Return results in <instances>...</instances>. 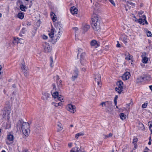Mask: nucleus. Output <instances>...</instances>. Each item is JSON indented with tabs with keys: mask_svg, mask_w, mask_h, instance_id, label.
<instances>
[{
	"mask_svg": "<svg viewBox=\"0 0 152 152\" xmlns=\"http://www.w3.org/2000/svg\"><path fill=\"white\" fill-rule=\"evenodd\" d=\"M17 17L19 19L22 20L24 17V13L21 12H19L17 15Z\"/></svg>",
	"mask_w": 152,
	"mask_h": 152,
	"instance_id": "412c9836",
	"label": "nucleus"
},
{
	"mask_svg": "<svg viewBox=\"0 0 152 152\" xmlns=\"http://www.w3.org/2000/svg\"><path fill=\"white\" fill-rule=\"evenodd\" d=\"M138 126L140 129L142 130H144L145 128L143 124L141 122H139L138 123Z\"/></svg>",
	"mask_w": 152,
	"mask_h": 152,
	"instance_id": "c85d7f7f",
	"label": "nucleus"
},
{
	"mask_svg": "<svg viewBox=\"0 0 152 152\" xmlns=\"http://www.w3.org/2000/svg\"><path fill=\"white\" fill-rule=\"evenodd\" d=\"M68 145L69 147L71 148L72 146V143H69L68 144Z\"/></svg>",
	"mask_w": 152,
	"mask_h": 152,
	"instance_id": "8fccbe9b",
	"label": "nucleus"
},
{
	"mask_svg": "<svg viewBox=\"0 0 152 152\" xmlns=\"http://www.w3.org/2000/svg\"><path fill=\"white\" fill-rule=\"evenodd\" d=\"M117 86L115 88V91L118 94H120L123 90V83L121 80L118 81L117 83Z\"/></svg>",
	"mask_w": 152,
	"mask_h": 152,
	"instance_id": "0eeeda50",
	"label": "nucleus"
},
{
	"mask_svg": "<svg viewBox=\"0 0 152 152\" xmlns=\"http://www.w3.org/2000/svg\"><path fill=\"white\" fill-rule=\"evenodd\" d=\"M70 126L71 127H73V125H70Z\"/></svg>",
	"mask_w": 152,
	"mask_h": 152,
	"instance_id": "e2e57ef3",
	"label": "nucleus"
},
{
	"mask_svg": "<svg viewBox=\"0 0 152 152\" xmlns=\"http://www.w3.org/2000/svg\"><path fill=\"white\" fill-rule=\"evenodd\" d=\"M146 16L145 15H143L142 16L141 18H140L138 20H137L138 21V22L140 24L143 25L145 24H147L148 22L146 21Z\"/></svg>",
	"mask_w": 152,
	"mask_h": 152,
	"instance_id": "9b49d317",
	"label": "nucleus"
},
{
	"mask_svg": "<svg viewBox=\"0 0 152 152\" xmlns=\"http://www.w3.org/2000/svg\"><path fill=\"white\" fill-rule=\"evenodd\" d=\"M102 107L105 108L106 112L110 113L112 110V102H102L101 104Z\"/></svg>",
	"mask_w": 152,
	"mask_h": 152,
	"instance_id": "39448f33",
	"label": "nucleus"
},
{
	"mask_svg": "<svg viewBox=\"0 0 152 152\" xmlns=\"http://www.w3.org/2000/svg\"><path fill=\"white\" fill-rule=\"evenodd\" d=\"M151 132H152V129H151Z\"/></svg>",
	"mask_w": 152,
	"mask_h": 152,
	"instance_id": "338daca9",
	"label": "nucleus"
},
{
	"mask_svg": "<svg viewBox=\"0 0 152 152\" xmlns=\"http://www.w3.org/2000/svg\"><path fill=\"white\" fill-rule=\"evenodd\" d=\"M20 10L23 11H25L27 9V7L23 4L20 5Z\"/></svg>",
	"mask_w": 152,
	"mask_h": 152,
	"instance_id": "2f4dec72",
	"label": "nucleus"
},
{
	"mask_svg": "<svg viewBox=\"0 0 152 152\" xmlns=\"http://www.w3.org/2000/svg\"><path fill=\"white\" fill-rule=\"evenodd\" d=\"M142 62L143 63L145 64H146L147 63V62L148 60V58L144 56H142Z\"/></svg>",
	"mask_w": 152,
	"mask_h": 152,
	"instance_id": "bb28decb",
	"label": "nucleus"
},
{
	"mask_svg": "<svg viewBox=\"0 0 152 152\" xmlns=\"http://www.w3.org/2000/svg\"><path fill=\"white\" fill-rule=\"evenodd\" d=\"M27 150L26 149H25L24 151H23V152H26L27 151Z\"/></svg>",
	"mask_w": 152,
	"mask_h": 152,
	"instance_id": "052dcab7",
	"label": "nucleus"
},
{
	"mask_svg": "<svg viewBox=\"0 0 152 152\" xmlns=\"http://www.w3.org/2000/svg\"><path fill=\"white\" fill-rule=\"evenodd\" d=\"M58 103H56L55 102H52V104L55 107H58V104H57Z\"/></svg>",
	"mask_w": 152,
	"mask_h": 152,
	"instance_id": "de8ad7c7",
	"label": "nucleus"
},
{
	"mask_svg": "<svg viewBox=\"0 0 152 152\" xmlns=\"http://www.w3.org/2000/svg\"><path fill=\"white\" fill-rule=\"evenodd\" d=\"M116 46L117 47H120V45L119 44L118 42V43L116 45Z\"/></svg>",
	"mask_w": 152,
	"mask_h": 152,
	"instance_id": "3c124183",
	"label": "nucleus"
},
{
	"mask_svg": "<svg viewBox=\"0 0 152 152\" xmlns=\"http://www.w3.org/2000/svg\"><path fill=\"white\" fill-rule=\"evenodd\" d=\"M50 16L53 22H54L55 27H52L48 34L51 39L52 42L54 43L60 38L62 34L63 29L60 25L55 23L57 20V17L53 12L50 13Z\"/></svg>",
	"mask_w": 152,
	"mask_h": 152,
	"instance_id": "f257e3e1",
	"label": "nucleus"
},
{
	"mask_svg": "<svg viewBox=\"0 0 152 152\" xmlns=\"http://www.w3.org/2000/svg\"><path fill=\"white\" fill-rule=\"evenodd\" d=\"M57 98L59 101L61 102H62L63 100V96H58Z\"/></svg>",
	"mask_w": 152,
	"mask_h": 152,
	"instance_id": "e433bc0d",
	"label": "nucleus"
},
{
	"mask_svg": "<svg viewBox=\"0 0 152 152\" xmlns=\"http://www.w3.org/2000/svg\"><path fill=\"white\" fill-rule=\"evenodd\" d=\"M125 59L128 60H131L132 58L131 56L128 53H126L125 54Z\"/></svg>",
	"mask_w": 152,
	"mask_h": 152,
	"instance_id": "c756f323",
	"label": "nucleus"
},
{
	"mask_svg": "<svg viewBox=\"0 0 152 152\" xmlns=\"http://www.w3.org/2000/svg\"><path fill=\"white\" fill-rule=\"evenodd\" d=\"M143 11H140L138 13V15L140 18H141L142 16V15L143 13Z\"/></svg>",
	"mask_w": 152,
	"mask_h": 152,
	"instance_id": "79ce46f5",
	"label": "nucleus"
},
{
	"mask_svg": "<svg viewBox=\"0 0 152 152\" xmlns=\"http://www.w3.org/2000/svg\"><path fill=\"white\" fill-rule=\"evenodd\" d=\"M2 16V14L1 13H0V18H1Z\"/></svg>",
	"mask_w": 152,
	"mask_h": 152,
	"instance_id": "680f3d73",
	"label": "nucleus"
},
{
	"mask_svg": "<svg viewBox=\"0 0 152 152\" xmlns=\"http://www.w3.org/2000/svg\"><path fill=\"white\" fill-rule=\"evenodd\" d=\"M44 51L46 53H48L51 51V48L49 44L46 42H44L43 44Z\"/></svg>",
	"mask_w": 152,
	"mask_h": 152,
	"instance_id": "9d476101",
	"label": "nucleus"
},
{
	"mask_svg": "<svg viewBox=\"0 0 152 152\" xmlns=\"http://www.w3.org/2000/svg\"><path fill=\"white\" fill-rule=\"evenodd\" d=\"M149 88L152 91V85L149 86Z\"/></svg>",
	"mask_w": 152,
	"mask_h": 152,
	"instance_id": "bf43d9fd",
	"label": "nucleus"
},
{
	"mask_svg": "<svg viewBox=\"0 0 152 152\" xmlns=\"http://www.w3.org/2000/svg\"><path fill=\"white\" fill-rule=\"evenodd\" d=\"M116 108H118V107L117 106H116Z\"/></svg>",
	"mask_w": 152,
	"mask_h": 152,
	"instance_id": "0e129e2a",
	"label": "nucleus"
},
{
	"mask_svg": "<svg viewBox=\"0 0 152 152\" xmlns=\"http://www.w3.org/2000/svg\"><path fill=\"white\" fill-rule=\"evenodd\" d=\"M53 89L51 91L52 96L54 98H56L58 96V89L56 88V86L55 84L53 85Z\"/></svg>",
	"mask_w": 152,
	"mask_h": 152,
	"instance_id": "1a4fd4ad",
	"label": "nucleus"
},
{
	"mask_svg": "<svg viewBox=\"0 0 152 152\" xmlns=\"http://www.w3.org/2000/svg\"><path fill=\"white\" fill-rule=\"evenodd\" d=\"M148 125L149 126V129H150L152 127V124H151V122H149L148 123Z\"/></svg>",
	"mask_w": 152,
	"mask_h": 152,
	"instance_id": "37998d69",
	"label": "nucleus"
},
{
	"mask_svg": "<svg viewBox=\"0 0 152 152\" xmlns=\"http://www.w3.org/2000/svg\"><path fill=\"white\" fill-rule=\"evenodd\" d=\"M126 4L127 6L129 7H132L133 8L135 7V4L131 1H127Z\"/></svg>",
	"mask_w": 152,
	"mask_h": 152,
	"instance_id": "393cba45",
	"label": "nucleus"
},
{
	"mask_svg": "<svg viewBox=\"0 0 152 152\" xmlns=\"http://www.w3.org/2000/svg\"><path fill=\"white\" fill-rule=\"evenodd\" d=\"M120 116L121 119L123 120L126 118V115L123 113H121L120 114Z\"/></svg>",
	"mask_w": 152,
	"mask_h": 152,
	"instance_id": "7c9ffc66",
	"label": "nucleus"
},
{
	"mask_svg": "<svg viewBox=\"0 0 152 152\" xmlns=\"http://www.w3.org/2000/svg\"><path fill=\"white\" fill-rule=\"evenodd\" d=\"M57 104H58V106H61L62 105V103L61 102H59Z\"/></svg>",
	"mask_w": 152,
	"mask_h": 152,
	"instance_id": "5fc2aeb1",
	"label": "nucleus"
},
{
	"mask_svg": "<svg viewBox=\"0 0 152 152\" xmlns=\"http://www.w3.org/2000/svg\"><path fill=\"white\" fill-rule=\"evenodd\" d=\"M77 56L82 65H84L86 64L87 60L85 56V53L82 49L80 48H78Z\"/></svg>",
	"mask_w": 152,
	"mask_h": 152,
	"instance_id": "20e7f679",
	"label": "nucleus"
},
{
	"mask_svg": "<svg viewBox=\"0 0 152 152\" xmlns=\"http://www.w3.org/2000/svg\"><path fill=\"white\" fill-rule=\"evenodd\" d=\"M2 69V66L1 65H0V75L2 74L3 73V71H1Z\"/></svg>",
	"mask_w": 152,
	"mask_h": 152,
	"instance_id": "c03bdc74",
	"label": "nucleus"
},
{
	"mask_svg": "<svg viewBox=\"0 0 152 152\" xmlns=\"http://www.w3.org/2000/svg\"><path fill=\"white\" fill-rule=\"evenodd\" d=\"M57 126H58L57 131L60 132L63 129V126L60 123H58Z\"/></svg>",
	"mask_w": 152,
	"mask_h": 152,
	"instance_id": "a878e982",
	"label": "nucleus"
},
{
	"mask_svg": "<svg viewBox=\"0 0 152 152\" xmlns=\"http://www.w3.org/2000/svg\"><path fill=\"white\" fill-rule=\"evenodd\" d=\"M21 68L24 73L25 76L27 75V68L25 65L24 63H23L20 66Z\"/></svg>",
	"mask_w": 152,
	"mask_h": 152,
	"instance_id": "2eb2a0df",
	"label": "nucleus"
},
{
	"mask_svg": "<svg viewBox=\"0 0 152 152\" xmlns=\"http://www.w3.org/2000/svg\"><path fill=\"white\" fill-rule=\"evenodd\" d=\"M50 59H51V63H50V64L51 66L52 67L53 66L52 64L53 62V61L52 58L51 57H50Z\"/></svg>",
	"mask_w": 152,
	"mask_h": 152,
	"instance_id": "09e8293b",
	"label": "nucleus"
},
{
	"mask_svg": "<svg viewBox=\"0 0 152 152\" xmlns=\"http://www.w3.org/2000/svg\"><path fill=\"white\" fill-rule=\"evenodd\" d=\"M26 31V30L25 28H22V29L20 31V33L19 35L21 37L23 36V35L25 33Z\"/></svg>",
	"mask_w": 152,
	"mask_h": 152,
	"instance_id": "cd10ccee",
	"label": "nucleus"
},
{
	"mask_svg": "<svg viewBox=\"0 0 152 152\" xmlns=\"http://www.w3.org/2000/svg\"><path fill=\"white\" fill-rule=\"evenodd\" d=\"M110 2L114 6L115 5V4L113 0H109Z\"/></svg>",
	"mask_w": 152,
	"mask_h": 152,
	"instance_id": "a18cd8bd",
	"label": "nucleus"
},
{
	"mask_svg": "<svg viewBox=\"0 0 152 152\" xmlns=\"http://www.w3.org/2000/svg\"><path fill=\"white\" fill-rule=\"evenodd\" d=\"M138 140V139L136 137H134L133 141V144H135L136 143V142Z\"/></svg>",
	"mask_w": 152,
	"mask_h": 152,
	"instance_id": "a19ab883",
	"label": "nucleus"
},
{
	"mask_svg": "<svg viewBox=\"0 0 152 152\" xmlns=\"http://www.w3.org/2000/svg\"><path fill=\"white\" fill-rule=\"evenodd\" d=\"M82 70L83 71V72H85V71H86V68H82Z\"/></svg>",
	"mask_w": 152,
	"mask_h": 152,
	"instance_id": "13d9d810",
	"label": "nucleus"
},
{
	"mask_svg": "<svg viewBox=\"0 0 152 152\" xmlns=\"http://www.w3.org/2000/svg\"><path fill=\"white\" fill-rule=\"evenodd\" d=\"M13 39L14 41L17 42L18 43L23 44L24 42V40L23 39L18 37H14Z\"/></svg>",
	"mask_w": 152,
	"mask_h": 152,
	"instance_id": "aec40b11",
	"label": "nucleus"
},
{
	"mask_svg": "<svg viewBox=\"0 0 152 152\" xmlns=\"http://www.w3.org/2000/svg\"><path fill=\"white\" fill-rule=\"evenodd\" d=\"M150 140H151V137L150 138V140L148 143V145H151V142L150 141Z\"/></svg>",
	"mask_w": 152,
	"mask_h": 152,
	"instance_id": "4d7b16f0",
	"label": "nucleus"
},
{
	"mask_svg": "<svg viewBox=\"0 0 152 152\" xmlns=\"http://www.w3.org/2000/svg\"><path fill=\"white\" fill-rule=\"evenodd\" d=\"M81 151L79 148L75 147L73 148L70 151V152H81Z\"/></svg>",
	"mask_w": 152,
	"mask_h": 152,
	"instance_id": "5701e85b",
	"label": "nucleus"
},
{
	"mask_svg": "<svg viewBox=\"0 0 152 152\" xmlns=\"http://www.w3.org/2000/svg\"><path fill=\"white\" fill-rule=\"evenodd\" d=\"M21 126L23 134L26 136H28L30 133L29 124L28 123L24 122L22 120H19L17 122V126L20 129Z\"/></svg>",
	"mask_w": 152,
	"mask_h": 152,
	"instance_id": "f03ea898",
	"label": "nucleus"
},
{
	"mask_svg": "<svg viewBox=\"0 0 152 152\" xmlns=\"http://www.w3.org/2000/svg\"><path fill=\"white\" fill-rule=\"evenodd\" d=\"M134 149H135L137 147V146L136 144V143H135V144H134Z\"/></svg>",
	"mask_w": 152,
	"mask_h": 152,
	"instance_id": "6e6d98bb",
	"label": "nucleus"
},
{
	"mask_svg": "<svg viewBox=\"0 0 152 152\" xmlns=\"http://www.w3.org/2000/svg\"><path fill=\"white\" fill-rule=\"evenodd\" d=\"M90 28V26L86 24H84L83 26V29L84 32L87 31Z\"/></svg>",
	"mask_w": 152,
	"mask_h": 152,
	"instance_id": "b1692460",
	"label": "nucleus"
},
{
	"mask_svg": "<svg viewBox=\"0 0 152 152\" xmlns=\"http://www.w3.org/2000/svg\"><path fill=\"white\" fill-rule=\"evenodd\" d=\"M2 112L3 117L9 120L10 116L11 109L10 108L8 107L7 108H5Z\"/></svg>",
	"mask_w": 152,
	"mask_h": 152,
	"instance_id": "423d86ee",
	"label": "nucleus"
},
{
	"mask_svg": "<svg viewBox=\"0 0 152 152\" xmlns=\"http://www.w3.org/2000/svg\"><path fill=\"white\" fill-rule=\"evenodd\" d=\"M70 12L72 15H75L77 14L78 10L76 7L73 6L71 8Z\"/></svg>",
	"mask_w": 152,
	"mask_h": 152,
	"instance_id": "6ab92c4d",
	"label": "nucleus"
},
{
	"mask_svg": "<svg viewBox=\"0 0 152 152\" xmlns=\"http://www.w3.org/2000/svg\"><path fill=\"white\" fill-rule=\"evenodd\" d=\"M144 152H147V151H145Z\"/></svg>",
	"mask_w": 152,
	"mask_h": 152,
	"instance_id": "774afa93",
	"label": "nucleus"
},
{
	"mask_svg": "<svg viewBox=\"0 0 152 152\" xmlns=\"http://www.w3.org/2000/svg\"><path fill=\"white\" fill-rule=\"evenodd\" d=\"M147 36L150 37L151 36L152 34L150 31H148L147 32Z\"/></svg>",
	"mask_w": 152,
	"mask_h": 152,
	"instance_id": "ea45409f",
	"label": "nucleus"
},
{
	"mask_svg": "<svg viewBox=\"0 0 152 152\" xmlns=\"http://www.w3.org/2000/svg\"><path fill=\"white\" fill-rule=\"evenodd\" d=\"M26 24L28 26H29L31 25V23L29 22H27Z\"/></svg>",
	"mask_w": 152,
	"mask_h": 152,
	"instance_id": "864d4df0",
	"label": "nucleus"
},
{
	"mask_svg": "<svg viewBox=\"0 0 152 152\" xmlns=\"http://www.w3.org/2000/svg\"><path fill=\"white\" fill-rule=\"evenodd\" d=\"M42 38L43 39H47V38H48V36H46L45 35H42Z\"/></svg>",
	"mask_w": 152,
	"mask_h": 152,
	"instance_id": "49530a36",
	"label": "nucleus"
},
{
	"mask_svg": "<svg viewBox=\"0 0 152 152\" xmlns=\"http://www.w3.org/2000/svg\"><path fill=\"white\" fill-rule=\"evenodd\" d=\"M50 96V94L48 93H45L43 94L42 98L43 100H46L48 99Z\"/></svg>",
	"mask_w": 152,
	"mask_h": 152,
	"instance_id": "4be33fe9",
	"label": "nucleus"
},
{
	"mask_svg": "<svg viewBox=\"0 0 152 152\" xmlns=\"http://www.w3.org/2000/svg\"><path fill=\"white\" fill-rule=\"evenodd\" d=\"M71 74L72 75V80H75L78 77V69H75L71 72Z\"/></svg>",
	"mask_w": 152,
	"mask_h": 152,
	"instance_id": "ddd939ff",
	"label": "nucleus"
},
{
	"mask_svg": "<svg viewBox=\"0 0 152 152\" xmlns=\"http://www.w3.org/2000/svg\"><path fill=\"white\" fill-rule=\"evenodd\" d=\"M92 27L95 31H97L100 28V19L96 14H94L92 17Z\"/></svg>",
	"mask_w": 152,
	"mask_h": 152,
	"instance_id": "7ed1b4c3",
	"label": "nucleus"
},
{
	"mask_svg": "<svg viewBox=\"0 0 152 152\" xmlns=\"http://www.w3.org/2000/svg\"><path fill=\"white\" fill-rule=\"evenodd\" d=\"M148 103L147 102H145L142 105V107L143 108H146L148 105Z\"/></svg>",
	"mask_w": 152,
	"mask_h": 152,
	"instance_id": "c9c22d12",
	"label": "nucleus"
},
{
	"mask_svg": "<svg viewBox=\"0 0 152 152\" xmlns=\"http://www.w3.org/2000/svg\"><path fill=\"white\" fill-rule=\"evenodd\" d=\"M84 134L83 132H81L79 133H77L75 134V138L78 139L79 137L83 136Z\"/></svg>",
	"mask_w": 152,
	"mask_h": 152,
	"instance_id": "473e14b6",
	"label": "nucleus"
},
{
	"mask_svg": "<svg viewBox=\"0 0 152 152\" xmlns=\"http://www.w3.org/2000/svg\"><path fill=\"white\" fill-rule=\"evenodd\" d=\"M73 30L75 31L78 30V28L77 27H75L73 28Z\"/></svg>",
	"mask_w": 152,
	"mask_h": 152,
	"instance_id": "603ef678",
	"label": "nucleus"
},
{
	"mask_svg": "<svg viewBox=\"0 0 152 152\" xmlns=\"http://www.w3.org/2000/svg\"><path fill=\"white\" fill-rule=\"evenodd\" d=\"M61 83V80H59L58 82H57V85L59 88L61 87L62 86Z\"/></svg>",
	"mask_w": 152,
	"mask_h": 152,
	"instance_id": "58836bf2",
	"label": "nucleus"
},
{
	"mask_svg": "<svg viewBox=\"0 0 152 152\" xmlns=\"http://www.w3.org/2000/svg\"><path fill=\"white\" fill-rule=\"evenodd\" d=\"M91 45L92 47L97 48L99 46L100 44L99 42H97L96 40H93L91 42Z\"/></svg>",
	"mask_w": 152,
	"mask_h": 152,
	"instance_id": "f3484780",
	"label": "nucleus"
},
{
	"mask_svg": "<svg viewBox=\"0 0 152 152\" xmlns=\"http://www.w3.org/2000/svg\"><path fill=\"white\" fill-rule=\"evenodd\" d=\"M95 79L99 85L100 84L101 76L99 74L96 75L95 77Z\"/></svg>",
	"mask_w": 152,
	"mask_h": 152,
	"instance_id": "a211bd4d",
	"label": "nucleus"
},
{
	"mask_svg": "<svg viewBox=\"0 0 152 152\" xmlns=\"http://www.w3.org/2000/svg\"><path fill=\"white\" fill-rule=\"evenodd\" d=\"M14 140V136L12 134H8L7 137V140L6 141V143L10 144Z\"/></svg>",
	"mask_w": 152,
	"mask_h": 152,
	"instance_id": "f8f14e48",
	"label": "nucleus"
},
{
	"mask_svg": "<svg viewBox=\"0 0 152 152\" xmlns=\"http://www.w3.org/2000/svg\"><path fill=\"white\" fill-rule=\"evenodd\" d=\"M122 37H123V42L124 43L126 44L129 40V39H127V36H123Z\"/></svg>",
	"mask_w": 152,
	"mask_h": 152,
	"instance_id": "72a5a7b5",
	"label": "nucleus"
},
{
	"mask_svg": "<svg viewBox=\"0 0 152 152\" xmlns=\"http://www.w3.org/2000/svg\"><path fill=\"white\" fill-rule=\"evenodd\" d=\"M66 110L71 113H74L76 111L75 106L72 104H69L66 107Z\"/></svg>",
	"mask_w": 152,
	"mask_h": 152,
	"instance_id": "6e6552de",
	"label": "nucleus"
},
{
	"mask_svg": "<svg viewBox=\"0 0 152 152\" xmlns=\"http://www.w3.org/2000/svg\"><path fill=\"white\" fill-rule=\"evenodd\" d=\"M26 1H28L29 0H25Z\"/></svg>",
	"mask_w": 152,
	"mask_h": 152,
	"instance_id": "69168bd1",
	"label": "nucleus"
},
{
	"mask_svg": "<svg viewBox=\"0 0 152 152\" xmlns=\"http://www.w3.org/2000/svg\"><path fill=\"white\" fill-rule=\"evenodd\" d=\"M130 77V74L129 72H126L122 76V78L123 80H127L129 79Z\"/></svg>",
	"mask_w": 152,
	"mask_h": 152,
	"instance_id": "dca6fc26",
	"label": "nucleus"
},
{
	"mask_svg": "<svg viewBox=\"0 0 152 152\" xmlns=\"http://www.w3.org/2000/svg\"><path fill=\"white\" fill-rule=\"evenodd\" d=\"M104 139H106L110 137L113 136V134L111 133H110L108 135H104Z\"/></svg>",
	"mask_w": 152,
	"mask_h": 152,
	"instance_id": "f704fd0d",
	"label": "nucleus"
},
{
	"mask_svg": "<svg viewBox=\"0 0 152 152\" xmlns=\"http://www.w3.org/2000/svg\"><path fill=\"white\" fill-rule=\"evenodd\" d=\"M118 96H115V97L114 100V103L115 105H116L117 104V99H118Z\"/></svg>",
	"mask_w": 152,
	"mask_h": 152,
	"instance_id": "4c0bfd02",
	"label": "nucleus"
},
{
	"mask_svg": "<svg viewBox=\"0 0 152 152\" xmlns=\"http://www.w3.org/2000/svg\"><path fill=\"white\" fill-rule=\"evenodd\" d=\"M151 78L149 75L145 76L144 77H140L137 78V82H140L143 81L144 80H147L149 81L151 80Z\"/></svg>",
	"mask_w": 152,
	"mask_h": 152,
	"instance_id": "4468645a",
	"label": "nucleus"
}]
</instances>
